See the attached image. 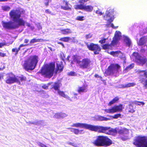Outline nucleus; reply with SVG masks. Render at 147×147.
Masks as SVG:
<instances>
[{
    "instance_id": "obj_1",
    "label": "nucleus",
    "mask_w": 147,
    "mask_h": 147,
    "mask_svg": "<svg viewBox=\"0 0 147 147\" xmlns=\"http://www.w3.org/2000/svg\"><path fill=\"white\" fill-rule=\"evenodd\" d=\"M71 126L76 127H80L88 129L92 131L99 133H104L109 134H118L121 136V139L125 141L128 138V130L126 128L121 129H112L109 127H104L100 126H95L86 123H77L73 124Z\"/></svg>"
},
{
    "instance_id": "obj_2",
    "label": "nucleus",
    "mask_w": 147,
    "mask_h": 147,
    "mask_svg": "<svg viewBox=\"0 0 147 147\" xmlns=\"http://www.w3.org/2000/svg\"><path fill=\"white\" fill-rule=\"evenodd\" d=\"M21 13L17 10H11L9 13V16L11 19L17 24H14L12 22H5L2 21L3 27L7 29H13L18 28L20 26H24L25 22L20 18Z\"/></svg>"
},
{
    "instance_id": "obj_3",
    "label": "nucleus",
    "mask_w": 147,
    "mask_h": 147,
    "mask_svg": "<svg viewBox=\"0 0 147 147\" xmlns=\"http://www.w3.org/2000/svg\"><path fill=\"white\" fill-rule=\"evenodd\" d=\"M91 143L94 146H109L112 143V141L107 137L98 136L92 140Z\"/></svg>"
},
{
    "instance_id": "obj_4",
    "label": "nucleus",
    "mask_w": 147,
    "mask_h": 147,
    "mask_svg": "<svg viewBox=\"0 0 147 147\" xmlns=\"http://www.w3.org/2000/svg\"><path fill=\"white\" fill-rule=\"evenodd\" d=\"M38 61V56H32L25 60L24 64V69L27 71L33 70L36 66Z\"/></svg>"
},
{
    "instance_id": "obj_5",
    "label": "nucleus",
    "mask_w": 147,
    "mask_h": 147,
    "mask_svg": "<svg viewBox=\"0 0 147 147\" xmlns=\"http://www.w3.org/2000/svg\"><path fill=\"white\" fill-rule=\"evenodd\" d=\"M26 78L23 76L16 77L13 74H9L7 77L6 83L9 84H11L16 82L19 85H22L25 83L26 80Z\"/></svg>"
},
{
    "instance_id": "obj_6",
    "label": "nucleus",
    "mask_w": 147,
    "mask_h": 147,
    "mask_svg": "<svg viewBox=\"0 0 147 147\" xmlns=\"http://www.w3.org/2000/svg\"><path fill=\"white\" fill-rule=\"evenodd\" d=\"M73 60L82 69L90 68L91 61L88 59L84 58L82 59L80 57L75 55L73 57Z\"/></svg>"
},
{
    "instance_id": "obj_7",
    "label": "nucleus",
    "mask_w": 147,
    "mask_h": 147,
    "mask_svg": "<svg viewBox=\"0 0 147 147\" xmlns=\"http://www.w3.org/2000/svg\"><path fill=\"white\" fill-rule=\"evenodd\" d=\"M55 69V65L53 63L45 65L42 69L41 73L44 76L50 78L53 76Z\"/></svg>"
},
{
    "instance_id": "obj_8",
    "label": "nucleus",
    "mask_w": 147,
    "mask_h": 147,
    "mask_svg": "<svg viewBox=\"0 0 147 147\" xmlns=\"http://www.w3.org/2000/svg\"><path fill=\"white\" fill-rule=\"evenodd\" d=\"M114 9L111 7L108 8L106 12L105 15L104 16V19L107 21L109 24H107L108 27H111L114 29H117L118 26L115 27L113 24H111L114 19L113 15Z\"/></svg>"
},
{
    "instance_id": "obj_9",
    "label": "nucleus",
    "mask_w": 147,
    "mask_h": 147,
    "mask_svg": "<svg viewBox=\"0 0 147 147\" xmlns=\"http://www.w3.org/2000/svg\"><path fill=\"white\" fill-rule=\"evenodd\" d=\"M121 37V32L119 31H116L111 44L110 45L105 44L103 45L102 47L103 49H113L115 47H116L118 42L120 39Z\"/></svg>"
},
{
    "instance_id": "obj_10",
    "label": "nucleus",
    "mask_w": 147,
    "mask_h": 147,
    "mask_svg": "<svg viewBox=\"0 0 147 147\" xmlns=\"http://www.w3.org/2000/svg\"><path fill=\"white\" fill-rule=\"evenodd\" d=\"M133 144L138 147H147V137L139 136L135 139Z\"/></svg>"
},
{
    "instance_id": "obj_11",
    "label": "nucleus",
    "mask_w": 147,
    "mask_h": 147,
    "mask_svg": "<svg viewBox=\"0 0 147 147\" xmlns=\"http://www.w3.org/2000/svg\"><path fill=\"white\" fill-rule=\"evenodd\" d=\"M120 67L118 65H111L105 71V74L106 76L113 75L116 76Z\"/></svg>"
},
{
    "instance_id": "obj_12",
    "label": "nucleus",
    "mask_w": 147,
    "mask_h": 147,
    "mask_svg": "<svg viewBox=\"0 0 147 147\" xmlns=\"http://www.w3.org/2000/svg\"><path fill=\"white\" fill-rule=\"evenodd\" d=\"M131 58L139 65H142L146 62L145 58L140 56L137 53L134 52Z\"/></svg>"
},
{
    "instance_id": "obj_13",
    "label": "nucleus",
    "mask_w": 147,
    "mask_h": 147,
    "mask_svg": "<svg viewBox=\"0 0 147 147\" xmlns=\"http://www.w3.org/2000/svg\"><path fill=\"white\" fill-rule=\"evenodd\" d=\"M147 40V38L146 36L141 38L138 41H137V43L138 45L143 46L141 49V52L144 55H147V46L145 45Z\"/></svg>"
},
{
    "instance_id": "obj_14",
    "label": "nucleus",
    "mask_w": 147,
    "mask_h": 147,
    "mask_svg": "<svg viewBox=\"0 0 147 147\" xmlns=\"http://www.w3.org/2000/svg\"><path fill=\"white\" fill-rule=\"evenodd\" d=\"M123 108V105L120 104L119 105L114 106L111 109H105V111L107 113H114L116 112H121Z\"/></svg>"
},
{
    "instance_id": "obj_15",
    "label": "nucleus",
    "mask_w": 147,
    "mask_h": 147,
    "mask_svg": "<svg viewBox=\"0 0 147 147\" xmlns=\"http://www.w3.org/2000/svg\"><path fill=\"white\" fill-rule=\"evenodd\" d=\"M87 46L90 50L93 51L95 55L99 54V52L100 51V48L97 45L91 43L90 44H88Z\"/></svg>"
},
{
    "instance_id": "obj_16",
    "label": "nucleus",
    "mask_w": 147,
    "mask_h": 147,
    "mask_svg": "<svg viewBox=\"0 0 147 147\" xmlns=\"http://www.w3.org/2000/svg\"><path fill=\"white\" fill-rule=\"evenodd\" d=\"M61 4V5L60 6L61 9L65 10H71V5L67 1L65 0L63 1Z\"/></svg>"
},
{
    "instance_id": "obj_17",
    "label": "nucleus",
    "mask_w": 147,
    "mask_h": 147,
    "mask_svg": "<svg viewBox=\"0 0 147 147\" xmlns=\"http://www.w3.org/2000/svg\"><path fill=\"white\" fill-rule=\"evenodd\" d=\"M110 53L114 57H118L120 58H123V60L125 59V55L120 51H112Z\"/></svg>"
},
{
    "instance_id": "obj_18",
    "label": "nucleus",
    "mask_w": 147,
    "mask_h": 147,
    "mask_svg": "<svg viewBox=\"0 0 147 147\" xmlns=\"http://www.w3.org/2000/svg\"><path fill=\"white\" fill-rule=\"evenodd\" d=\"M61 86V84L58 81L54 83L53 85L51 86L52 88H53L55 90L57 91L59 90V88Z\"/></svg>"
},
{
    "instance_id": "obj_19",
    "label": "nucleus",
    "mask_w": 147,
    "mask_h": 147,
    "mask_svg": "<svg viewBox=\"0 0 147 147\" xmlns=\"http://www.w3.org/2000/svg\"><path fill=\"white\" fill-rule=\"evenodd\" d=\"M138 72L139 73V75L140 76V78L141 79V80H142V82H144L143 80V79L144 78H142V77H144V78H147V72L145 70H139Z\"/></svg>"
},
{
    "instance_id": "obj_20",
    "label": "nucleus",
    "mask_w": 147,
    "mask_h": 147,
    "mask_svg": "<svg viewBox=\"0 0 147 147\" xmlns=\"http://www.w3.org/2000/svg\"><path fill=\"white\" fill-rule=\"evenodd\" d=\"M123 39L126 45L128 47H130L131 45V42L130 39L127 37L124 36Z\"/></svg>"
},
{
    "instance_id": "obj_21",
    "label": "nucleus",
    "mask_w": 147,
    "mask_h": 147,
    "mask_svg": "<svg viewBox=\"0 0 147 147\" xmlns=\"http://www.w3.org/2000/svg\"><path fill=\"white\" fill-rule=\"evenodd\" d=\"M87 90L86 86L85 85H84L82 87H79L78 91L79 93L81 94L83 92H86Z\"/></svg>"
},
{
    "instance_id": "obj_22",
    "label": "nucleus",
    "mask_w": 147,
    "mask_h": 147,
    "mask_svg": "<svg viewBox=\"0 0 147 147\" xmlns=\"http://www.w3.org/2000/svg\"><path fill=\"white\" fill-rule=\"evenodd\" d=\"M61 33L65 35H68L71 33V30L69 29H66L61 30Z\"/></svg>"
},
{
    "instance_id": "obj_23",
    "label": "nucleus",
    "mask_w": 147,
    "mask_h": 147,
    "mask_svg": "<svg viewBox=\"0 0 147 147\" xmlns=\"http://www.w3.org/2000/svg\"><path fill=\"white\" fill-rule=\"evenodd\" d=\"M57 92L58 94L60 96L67 98L69 100H70V98L67 95H65L63 92L61 91L60 90H58Z\"/></svg>"
},
{
    "instance_id": "obj_24",
    "label": "nucleus",
    "mask_w": 147,
    "mask_h": 147,
    "mask_svg": "<svg viewBox=\"0 0 147 147\" xmlns=\"http://www.w3.org/2000/svg\"><path fill=\"white\" fill-rule=\"evenodd\" d=\"M136 85V84L134 82L129 83L127 84L121 85V87L123 88H129L131 86H133Z\"/></svg>"
},
{
    "instance_id": "obj_25",
    "label": "nucleus",
    "mask_w": 147,
    "mask_h": 147,
    "mask_svg": "<svg viewBox=\"0 0 147 147\" xmlns=\"http://www.w3.org/2000/svg\"><path fill=\"white\" fill-rule=\"evenodd\" d=\"M93 9V7L91 5H84V10L88 12H91Z\"/></svg>"
},
{
    "instance_id": "obj_26",
    "label": "nucleus",
    "mask_w": 147,
    "mask_h": 147,
    "mask_svg": "<svg viewBox=\"0 0 147 147\" xmlns=\"http://www.w3.org/2000/svg\"><path fill=\"white\" fill-rule=\"evenodd\" d=\"M119 100V98L117 97H115L111 101L109 104H108L109 106H110L111 105L113 104L115 102H116L117 101Z\"/></svg>"
},
{
    "instance_id": "obj_27",
    "label": "nucleus",
    "mask_w": 147,
    "mask_h": 147,
    "mask_svg": "<svg viewBox=\"0 0 147 147\" xmlns=\"http://www.w3.org/2000/svg\"><path fill=\"white\" fill-rule=\"evenodd\" d=\"M42 40L41 39H36V38H34L33 39L31 40L30 41V43L31 44H32L34 43L39 42L40 41V40Z\"/></svg>"
},
{
    "instance_id": "obj_28",
    "label": "nucleus",
    "mask_w": 147,
    "mask_h": 147,
    "mask_svg": "<svg viewBox=\"0 0 147 147\" xmlns=\"http://www.w3.org/2000/svg\"><path fill=\"white\" fill-rule=\"evenodd\" d=\"M97 120L100 121H107L109 119L101 116H98L97 118Z\"/></svg>"
},
{
    "instance_id": "obj_29",
    "label": "nucleus",
    "mask_w": 147,
    "mask_h": 147,
    "mask_svg": "<svg viewBox=\"0 0 147 147\" xmlns=\"http://www.w3.org/2000/svg\"><path fill=\"white\" fill-rule=\"evenodd\" d=\"M70 38L69 37H64L60 38L59 40L65 42H68Z\"/></svg>"
},
{
    "instance_id": "obj_30",
    "label": "nucleus",
    "mask_w": 147,
    "mask_h": 147,
    "mask_svg": "<svg viewBox=\"0 0 147 147\" xmlns=\"http://www.w3.org/2000/svg\"><path fill=\"white\" fill-rule=\"evenodd\" d=\"M57 68L58 70H59L60 72L63 70V66L61 64L57 63Z\"/></svg>"
},
{
    "instance_id": "obj_31",
    "label": "nucleus",
    "mask_w": 147,
    "mask_h": 147,
    "mask_svg": "<svg viewBox=\"0 0 147 147\" xmlns=\"http://www.w3.org/2000/svg\"><path fill=\"white\" fill-rule=\"evenodd\" d=\"M76 19L78 21H82L84 20L85 17L83 16H78L76 18Z\"/></svg>"
},
{
    "instance_id": "obj_32",
    "label": "nucleus",
    "mask_w": 147,
    "mask_h": 147,
    "mask_svg": "<svg viewBox=\"0 0 147 147\" xmlns=\"http://www.w3.org/2000/svg\"><path fill=\"white\" fill-rule=\"evenodd\" d=\"M134 67V64H131L127 66L125 69V71H128V70L131 69Z\"/></svg>"
},
{
    "instance_id": "obj_33",
    "label": "nucleus",
    "mask_w": 147,
    "mask_h": 147,
    "mask_svg": "<svg viewBox=\"0 0 147 147\" xmlns=\"http://www.w3.org/2000/svg\"><path fill=\"white\" fill-rule=\"evenodd\" d=\"M2 8V9L4 11H8L10 9V7L7 6H3Z\"/></svg>"
},
{
    "instance_id": "obj_34",
    "label": "nucleus",
    "mask_w": 147,
    "mask_h": 147,
    "mask_svg": "<svg viewBox=\"0 0 147 147\" xmlns=\"http://www.w3.org/2000/svg\"><path fill=\"white\" fill-rule=\"evenodd\" d=\"M129 108L130 109L129 111V112L133 113L135 112V111L133 109V107L131 104L129 105Z\"/></svg>"
},
{
    "instance_id": "obj_35",
    "label": "nucleus",
    "mask_w": 147,
    "mask_h": 147,
    "mask_svg": "<svg viewBox=\"0 0 147 147\" xmlns=\"http://www.w3.org/2000/svg\"><path fill=\"white\" fill-rule=\"evenodd\" d=\"M60 118H63L67 116V115L65 113H60Z\"/></svg>"
},
{
    "instance_id": "obj_36",
    "label": "nucleus",
    "mask_w": 147,
    "mask_h": 147,
    "mask_svg": "<svg viewBox=\"0 0 147 147\" xmlns=\"http://www.w3.org/2000/svg\"><path fill=\"white\" fill-rule=\"evenodd\" d=\"M51 84L50 83H49L47 84H43L42 86V88L45 89H48V86H49V85H50Z\"/></svg>"
},
{
    "instance_id": "obj_37",
    "label": "nucleus",
    "mask_w": 147,
    "mask_h": 147,
    "mask_svg": "<svg viewBox=\"0 0 147 147\" xmlns=\"http://www.w3.org/2000/svg\"><path fill=\"white\" fill-rule=\"evenodd\" d=\"M41 121H36L34 122H31V123L32 124H33L34 125H39L41 124Z\"/></svg>"
},
{
    "instance_id": "obj_38",
    "label": "nucleus",
    "mask_w": 147,
    "mask_h": 147,
    "mask_svg": "<svg viewBox=\"0 0 147 147\" xmlns=\"http://www.w3.org/2000/svg\"><path fill=\"white\" fill-rule=\"evenodd\" d=\"M53 117L58 119L60 118V113H55Z\"/></svg>"
},
{
    "instance_id": "obj_39",
    "label": "nucleus",
    "mask_w": 147,
    "mask_h": 147,
    "mask_svg": "<svg viewBox=\"0 0 147 147\" xmlns=\"http://www.w3.org/2000/svg\"><path fill=\"white\" fill-rule=\"evenodd\" d=\"M20 50V48H18V49L15 48V49H12V51L13 52H16V54H17L19 51Z\"/></svg>"
},
{
    "instance_id": "obj_40",
    "label": "nucleus",
    "mask_w": 147,
    "mask_h": 147,
    "mask_svg": "<svg viewBox=\"0 0 147 147\" xmlns=\"http://www.w3.org/2000/svg\"><path fill=\"white\" fill-rule=\"evenodd\" d=\"M121 114H117L114 115L113 118L115 119H117L119 117H121Z\"/></svg>"
},
{
    "instance_id": "obj_41",
    "label": "nucleus",
    "mask_w": 147,
    "mask_h": 147,
    "mask_svg": "<svg viewBox=\"0 0 147 147\" xmlns=\"http://www.w3.org/2000/svg\"><path fill=\"white\" fill-rule=\"evenodd\" d=\"M76 75V74L75 72L74 71H71L68 74V75L71 76H75Z\"/></svg>"
},
{
    "instance_id": "obj_42",
    "label": "nucleus",
    "mask_w": 147,
    "mask_h": 147,
    "mask_svg": "<svg viewBox=\"0 0 147 147\" xmlns=\"http://www.w3.org/2000/svg\"><path fill=\"white\" fill-rule=\"evenodd\" d=\"M96 14H98L100 16H101L102 14V12L100 11L99 9L96 10Z\"/></svg>"
},
{
    "instance_id": "obj_43",
    "label": "nucleus",
    "mask_w": 147,
    "mask_h": 147,
    "mask_svg": "<svg viewBox=\"0 0 147 147\" xmlns=\"http://www.w3.org/2000/svg\"><path fill=\"white\" fill-rule=\"evenodd\" d=\"M74 131V134L77 135L79 134L80 131H79V130L77 129H75V130Z\"/></svg>"
},
{
    "instance_id": "obj_44",
    "label": "nucleus",
    "mask_w": 147,
    "mask_h": 147,
    "mask_svg": "<svg viewBox=\"0 0 147 147\" xmlns=\"http://www.w3.org/2000/svg\"><path fill=\"white\" fill-rule=\"evenodd\" d=\"M92 36V35L90 34H88L86 35V39H88L91 38Z\"/></svg>"
},
{
    "instance_id": "obj_45",
    "label": "nucleus",
    "mask_w": 147,
    "mask_h": 147,
    "mask_svg": "<svg viewBox=\"0 0 147 147\" xmlns=\"http://www.w3.org/2000/svg\"><path fill=\"white\" fill-rule=\"evenodd\" d=\"M136 104L139 105H144V102H137Z\"/></svg>"
},
{
    "instance_id": "obj_46",
    "label": "nucleus",
    "mask_w": 147,
    "mask_h": 147,
    "mask_svg": "<svg viewBox=\"0 0 147 147\" xmlns=\"http://www.w3.org/2000/svg\"><path fill=\"white\" fill-rule=\"evenodd\" d=\"M106 39H103L102 40H101L99 41V42L101 43V44H102L105 43Z\"/></svg>"
},
{
    "instance_id": "obj_47",
    "label": "nucleus",
    "mask_w": 147,
    "mask_h": 147,
    "mask_svg": "<svg viewBox=\"0 0 147 147\" xmlns=\"http://www.w3.org/2000/svg\"><path fill=\"white\" fill-rule=\"evenodd\" d=\"M68 144H69L70 145H72L74 146H75V147H76L77 146V144H74V143H72L71 142H69L68 143Z\"/></svg>"
},
{
    "instance_id": "obj_48",
    "label": "nucleus",
    "mask_w": 147,
    "mask_h": 147,
    "mask_svg": "<svg viewBox=\"0 0 147 147\" xmlns=\"http://www.w3.org/2000/svg\"><path fill=\"white\" fill-rule=\"evenodd\" d=\"M95 77L97 78H99L101 80H102V77L101 76H100L96 74L95 75Z\"/></svg>"
},
{
    "instance_id": "obj_49",
    "label": "nucleus",
    "mask_w": 147,
    "mask_h": 147,
    "mask_svg": "<svg viewBox=\"0 0 147 147\" xmlns=\"http://www.w3.org/2000/svg\"><path fill=\"white\" fill-rule=\"evenodd\" d=\"M0 56L1 57H4L6 56V54L5 53L0 52Z\"/></svg>"
},
{
    "instance_id": "obj_50",
    "label": "nucleus",
    "mask_w": 147,
    "mask_h": 147,
    "mask_svg": "<svg viewBox=\"0 0 147 147\" xmlns=\"http://www.w3.org/2000/svg\"><path fill=\"white\" fill-rule=\"evenodd\" d=\"M39 146L41 147H47L46 145L41 143H39Z\"/></svg>"
},
{
    "instance_id": "obj_51",
    "label": "nucleus",
    "mask_w": 147,
    "mask_h": 147,
    "mask_svg": "<svg viewBox=\"0 0 147 147\" xmlns=\"http://www.w3.org/2000/svg\"><path fill=\"white\" fill-rule=\"evenodd\" d=\"M37 27L38 29V30H39L40 29H42V27L41 26V25H40V24H38L37 26Z\"/></svg>"
},
{
    "instance_id": "obj_52",
    "label": "nucleus",
    "mask_w": 147,
    "mask_h": 147,
    "mask_svg": "<svg viewBox=\"0 0 147 147\" xmlns=\"http://www.w3.org/2000/svg\"><path fill=\"white\" fill-rule=\"evenodd\" d=\"M5 45L4 43H0V48H1L3 46H4Z\"/></svg>"
},
{
    "instance_id": "obj_53",
    "label": "nucleus",
    "mask_w": 147,
    "mask_h": 147,
    "mask_svg": "<svg viewBox=\"0 0 147 147\" xmlns=\"http://www.w3.org/2000/svg\"><path fill=\"white\" fill-rule=\"evenodd\" d=\"M68 129H71V131L74 133V131H74L75 130V129L69 128H68Z\"/></svg>"
},
{
    "instance_id": "obj_54",
    "label": "nucleus",
    "mask_w": 147,
    "mask_h": 147,
    "mask_svg": "<svg viewBox=\"0 0 147 147\" xmlns=\"http://www.w3.org/2000/svg\"><path fill=\"white\" fill-rule=\"evenodd\" d=\"M29 40L27 39H25L24 40V42L26 43H28L29 42Z\"/></svg>"
},
{
    "instance_id": "obj_55",
    "label": "nucleus",
    "mask_w": 147,
    "mask_h": 147,
    "mask_svg": "<svg viewBox=\"0 0 147 147\" xmlns=\"http://www.w3.org/2000/svg\"><path fill=\"white\" fill-rule=\"evenodd\" d=\"M45 12L48 13H50L51 12L49 11V9H47L45 10Z\"/></svg>"
},
{
    "instance_id": "obj_56",
    "label": "nucleus",
    "mask_w": 147,
    "mask_h": 147,
    "mask_svg": "<svg viewBox=\"0 0 147 147\" xmlns=\"http://www.w3.org/2000/svg\"><path fill=\"white\" fill-rule=\"evenodd\" d=\"M145 86L147 87V80H146L144 83Z\"/></svg>"
},
{
    "instance_id": "obj_57",
    "label": "nucleus",
    "mask_w": 147,
    "mask_h": 147,
    "mask_svg": "<svg viewBox=\"0 0 147 147\" xmlns=\"http://www.w3.org/2000/svg\"><path fill=\"white\" fill-rule=\"evenodd\" d=\"M26 45H24L23 44H21L20 46V47L19 48H20V49L21 47L26 46Z\"/></svg>"
},
{
    "instance_id": "obj_58",
    "label": "nucleus",
    "mask_w": 147,
    "mask_h": 147,
    "mask_svg": "<svg viewBox=\"0 0 147 147\" xmlns=\"http://www.w3.org/2000/svg\"><path fill=\"white\" fill-rule=\"evenodd\" d=\"M30 28L32 30H34V27L33 26H30Z\"/></svg>"
},
{
    "instance_id": "obj_59",
    "label": "nucleus",
    "mask_w": 147,
    "mask_h": 147,
    "mask_svg": "<svg viewBox=\"0 0 147 147\" xmlns=\"http://www.w3.org/2000/svg\"><path fill=\"white\" fill-rule=\"evenodd\" d=\"M79 131H80V133H79V134H84V132L82 133V132L83 131V130H79Z\"/></svg>"
},
{
    "instance_id": "obj_60",
    "label": "nucleus",
    "mask_w": 147,
    "mask_h": 147,
    "mask_svg": "<svg viewBox=\"0 0 147 147\" xmlns=\"http://www.w3.org/2000/svg\"><path fill=\"white\" fill-rule=\"evenodd\" d=\"M49 2H48V1L47 3H45V4L46 6H47L48 5V4H49L48 3H49Z\"/></svg>"
},
{
    "instance_id": "obj_61",
    "label": "nucleus",
    "mask_w": 147,
    "mask_h": 147,
    "mask_svg": "<svg viewBox=\"0 0 147 147\" xmlns=\"http://www.w3.org/2000/svg\"><path fill=\"white\" fill-rule=\"evenodd\" d=\"M3 78V76L0 74V80H1L2 78Z\"/></svg>"
},
{
    "instance_id": "obj_62",
    "label": "nucleus",
    "mask_w": 147,
    "mask_h": 147,
    "mask_svg": "<svg viewBox=\"0 0 147 147\" xmlns=\"http://www.w3.org/2000/svg\"><path fill=\"white\" fill-rule=\"evenodd\" d=\"M27 26L28 27H30L31 26L30 24H29V23H28V24H27Z\"/></svg>"
},
{
    "instance_id": "obj_63",
    "label": "nucleus",
    "mask_w": 147,
    "mask_h": 147,
    "mask_svg": "<svg viewBox=\"0 0 147 147\" xmlns=\"http://www.w3.org/2000/svg\"><path fill=\"white\" fill-rule=\"evenodd\" d=\"M58 43L59 44L61 45H62L63 44V43L61 42H58Z\"/></svg>"
},
{
    "instance_id": "obj_64",
    "label": "nucleus",
    "mask_w": 147,
    "mask_h": 147,
    "mask_svg": "<svg viewBox=\"0 0 147 147\" xmlns=\"http://www.w3.org/2000/svg\"><path fill=\"white\" fill-rule=\"evenodd\" d=\"M62 46H63V47H64V45L63 44V43L61 45Z\"/></svg>"
}]
</instances>
